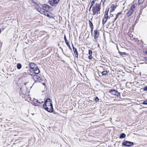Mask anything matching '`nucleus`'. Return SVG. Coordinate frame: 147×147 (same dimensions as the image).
Segmentation results:
<instances>
[{
    "instance_id": "10",
    "label": "nucleus",
    "mask_w": 147,
    "mask_h": 147,
    "mask_svg": "<svg viewBox=\"0 0 147 147\" xmlns=\"http://www.w3.org/2000/svg\"><path fill=\"white\" fill-rule=\"evenodd\" d=\"M35 9L38 11L41 14H44L45 12V11L44 8H43L42 7V8L41 7H35Z\"/></svg>"
},
{
    "instance_id": "15",
    "label": "nucleus",
    "mask_w": 147,
    "mask_h": 147,
    "mask_svg": "<svg viewBox=\"0 0 147 147\" xmlns=\"http://www.w3.org/2000/svg\"><path fill=\"white\" fill-rule=\"evenodd\" d=\"M92 51L91 50H88V54L89 55V56H88V58L90 59H92Z\"/></svg>"
},
{
    "instance_id": "23",
    "label": "nucleus",
    "mask_w": 147,
    "mask_h": 147,
    "mask_svg": "<svg viewBox=\"0 0 147 147\" xmlns=\"http://www.w3.org/2000/svg\"><path fill=\"white\" fill-rule=\"evenodd\" d=\"M122 12V11H121L120 12L117 13V14L116 15V17L115 18V20L117 19L118 18L119 16V15H121V14Z\"/></svg>"
},
{
    "instance_id": "53",
    "label": "nucleus",
    "mask_w": 147,
    "mask_h": 147,
    "mask_svg": "<svg viewBox=\"0 0 147 147\" xmlns=\"http://www.w3.org/2000/svg\"><path fill=\"white\" fill-rule=\"evenodd\" d=\"M34 80L35 81L34 82H38V80Z\"/></svg>"
},
{
    "instance_id": "55",
    "label": "nucleus",
    "mask_w": 147,
    "mask_h": 147,
    "mask_svg": "<svg viewBox=\"0 0 147 147\" xmlns=\"http://www.w3.org/2000/svg\"><path fill=\"white\" fill-rule=\"evenodd\" d=\"M28 82H26V83H25L24 84L25 85H26L27 84Z\"/></svg>"
},
{
    "instance_id": "19",
    "label": "nucleus",
    "mask_w": 147,
    "mask_h": 147,
    "mask_svg": "<svg viewBox=\"0 0 147 147\" xmlns=\"http://www.w3.org/2000/svg\"><path fill=\"white\" fill-rule=\"evenodd\" d=\"M17 68L18 69H21L22 67V64L20 63H17Z\"/></svg>"
},
{
    "instance_id": "26",
    "label": "nucleus",
    "mask_w": 147,
    "mask_h": 147,
    "mask_svg": "<svg viewBox=\"0 0 147 147\" xmlns=\"http://www.w3.org/2000/svg\"><path fill=\"white\" fill-rule=\"evenodd\" d=\"M117 6V5H115L114 4H112L111 5L110 8H112L113 9H114L115 10V9L116 8Z\"/></svg>"
},
{
    "instance_id": "33",
    "label": "nucleus",
    "mask_w": 147,
    "mask_h": 147,
    "mask_svg": "<svg viewBox=\"0 0 147 147\" xmlns=\"http://www.w3.org/2000/svg\"><path fill=\"white\" fill-rule=\"evenodd\" d=\"M61 50H62V51L63 52V54L65 55L66 56H67V57H70V55L69 54H66V55L63 52V49H62L61 48Z\"/></svg>"
},
{
    "instance_id": "36",
    "label": "nucleus",
    "mask_w": 147,
    "mask_h": 147,
    "mask_svg": "<svg viewBox=\"0 0 147 147\" xmlns=\"http://www.w3.org/2000/svg\"><path fill=\"white\" fill-rule=\"evenodd\" d=\"M143 89L144 91H147V86H145L143 88Z\"/></svg>"
},
{
    "instance_id": "64",
    "label": "nucleus",
    "mask_w": 147,
    "mask_h": 147,
    "mask_svg": "<svg viewBox=\"0 0 147 147\" xmlns=\"http://www.w3.org/2000/svg\"><path fill=\"white\" fill-rule=\"evenodd\" d=\"M145 63H146V64H147V63H145Z\"/></svg>"
},
{
    "instance_id": "1",
    "label": "nucleus",
    "mask_w": 147,
    "mask_h": 147,
    "mask_svg": "<svg viewBox=\"0 0 147 147\" xmlns=\"http://www.w3.org/2000/svg\"><path fill=\"white\" fill-rule=\"evenodd\" d=\"M42 107L44 109L48 112H53V111L52 100L50 98H47L44 99Z\"/></svg>"
},
{
    "instance_id": "17",
    "label": "nucleus",
    "mask_w": 147,
    "mask_h": 147,
    "mask_svg": "<svg viewBox=\"0 0 147 147\" xmlns=\"http://www.w3.org/2000/svg\"><path fill=\"white\" fill-rule=\"evenodd\" d=\"M117 49L118 50V53L121 55L123 56V55H127L128 54V53H127L125 52H122L119 51L118 48H117Z\"/></svg>"
},
{
    "instance_id": "11",
    "label": "nucleus",
    "mask_w": 147,
    "mask_h": 147,
    "mask_svg": "<svg viewBox=\"0 0 147 147\" xmlns=\"http://www.w3.org/2000/svg\"><path fill=\"white\" fill-rule=\"evenodd\" d=\"M72 47L73 49V50L74 52V53L75 55V56L76 57L78 58V52L76 48H75L73 44L72 43Z\"/></svg>"
},
{
    "instance_id": "16",
    "label": "nucleus",
    "mask_w": 147,
    "mask_h": 147,
    "mask_svg": "<svg viewBox=\"0 0 147 147\" xmlns=\"http://www.w3.org/2000/svg\"><path fill=\"white\" fill-rule=\"evenodd\" d=\"M133 12H134L132 11H130L129 10L127 12L126 15L128 17H129L133 13Z\"/></svg>"
},
{
    "instance_id": "29",
    "label": "nucleus",
    "mask_w": 147,
    "mask_h": 147,
    "mask_svg": "<svg viewBox=\"0 0 147 147\" xmlns=\"http://www.w3.org/2000/svg\"><path fill=\"white\" fill-rule=\"evenodd\" d=\"M144 0H138V5H139L141 4H142Z\"/></svg>"
},
{
    "instance_id": "31",
    "label": "nucleus",
    "mask_w": 147,
    "mask_h": 147,
    "mask_svg": "<svg viewBox=\"0 0 147 147\" xmlns=\"http://www.w3.org/2000/svg\"><path fill=\"white\" fill-rule=\"evenodd\" d=\"M33 3L34 4V6L36 7H40L39 6V5L36 2L34 1H33Z\"/></svg>"
},
{
    "instance_id": "38",
    "label": "nucleus",
    "mask_w": 147,
    "mask_h": 147,
    "mask_svg": "<svg viewBox=\"0 0 147 147\" xmlns=\"http://www.w3.org/2000/svg\"><path fill=\"white\" fill-rule=\"evenodd\" d=\"M36 102L39 104L42 103L43 102V101H42L41 102H40V101H39L38 100H36Z\"/></svg>"
},
{
    "instance_id": "44",
    "label": "nucleus",
    "mask_w": 147,
    "mask_h": 147,
    "mask_svg": "<svg viewBox=\"0 0 147 147\" xmlns=\"http://www.w3.org/2000/svg\"><path fill=\"white\" fill-rule=\"evenodd\" d=\"M144 59L145 60L147 61V57H144Z\"/></svg>"
},
{
    "instance_id": "58",
    "label": "nucleus",
    "mask_w": 147,
    "mask_h": 147,
    "mask_svg": "<svg viewBox=\"0 0 147 147\" xmlns=\"http://www.w3.org/2000/svg\"><path fill=\"white\" fill-rule=\"evenodd\" d=\"M145 53L147 55V51H145Z\"/></svg>"
},
{
    "instance_id": "18",
    "label": "nucleus",
    "mask_w": 147,
    "mask_h": 147,
    "mask_svg": "<svg viewBox=\"0 0 147 147\" xmlns=\"http://www.w3.org/2000/svg\"><path fill=\"white\" fill-rule=\"evenodd\" d=\"M126 136L125 134L124 133L121 134L119 136V138L120 139H123L125 138Z\"/></svg>"
},
{
    "instance_id": "43",
    "label": "nucleus",
    "mask_w": 147,
    "mask_h": 147,
    "mask_svg": "<svg viewBox=\"0 0 147 147\" xmlns=\"http://www.w3.org/2000/svg\"><path fill=\"white\" fill-rule=\"evenodd\" d=\"M38 80H39L38 81V82H40V80H41L42 81H43V80L40 77V78H39V79Z\"/></svg>"
},
{
    "instance_id": "12",
    "label": "nucleus",
    "mask_w": 147,
    "mask_h": 147,
    "mask_svg": "<svg viewBox=\"0 0 147 147\" xmlns=\"http://www.w3.org/2000/svg\"><path fill=\"white\" fill-rule=\"evenodd\" d=\"M64 40L65 41V42L67 46L69 48V49L71 50L72 51V49L71 48L68 42V41L67 40L66 36L65 35L64 36Z\"/></svg>"
},
{
    "instance_id": "30",
    "label": "nucleus",
    "mask_w": 147,
    "mask_h": 147,
    "mask_svg": "<svg viewBox=\"0 0 147 147\" xmlns=\"http://www.w3.org/2000/svg\"><path fill=\"white\" fill-rule=\"evenodd\" d=\"M141 104L143 105H147V99L144 101L142 102L141 103Z\"/></svg>"
},
{
    "instance_id": "57",
    "label": "nucleus",
    "mask_w": 147,
    "mask_h": 147,
    "mask_svg": "<svg viewBox=\"0 0 147 147\" xmlns=\"http://www.w3.org/2000/svg\"><path fill=\"white\" fill-rule=\"evenodd\" d=\"M91 9L89 8V9L88 10V11H89L90 12V11Z\"/></svg>"
},
{
    "instance_id": "63",
    "label": "nucleus",
    "mask_w": 147,
    "mask_h": 147,
    "mask_svg": "<svg viewBox=\"0 0 147 147\" xmlns=\"http://www.w3.org/2000/svg\"><path fill=\"white\" fill-rule=\"evenodd\" d=\"M96 85H97V86H98V85L97 84H96Z\"/></svg>"
},
{
    "instance_id": "32",
    "label": "nucleus",
    "mask_w": 147,
    "mask_h": 147,
    "mask_svg": "<svg viewBox=\"0 0 147 147\" xmlns=\"http://www.w3.org/2000/svg\"><path fill=\"white\" fill-rule=\"evenodd\" d=\"M101 9V7L100 5L99 7L98 10L97 11V12L96 13L97 15H98V13L100 14V11Z\"/></svg>"
},
{
    "instance_id": "34",
    "label": "nucleus",
    "mask_w": 147,
    "mask_h": 147,
    "mask_svg": "<svg viewBox=\"0 0 147 147\" xmlns=\"http://www.w3.org/2000/svg\"><path fill=\"white\" fill-rule=\"evenodd\" d=\"M96 0H93L91 2V4L93 5Z\"/></svg>"
},
{
    "instance_id": "4",
    "label": "nucleus",
    "mask_w": 147,
    "mask_h": 147,
    "mask_svg": "<svg viewBox=\"0 0 147 147\" xmlns=\"http://www.w3.org/2000/svg\"><path fill=\"white\" fill-rule=\"evenodd\" d=\"M109 92L111 94L116 96L117 98H121L120 93L114 89H111L109 91Z\"/></svg>"
},
{
    "instance_id": "61",
    "label": "nucleus",
    "mask_w": 147,
    "mask_h": 147,
    "mask_svg": "<svg viewBox=\"0 0 147 147\" xmlns=\"http://www.w3.org/2000/svg\"><path fill=\"white\" fill-rule=\"evenodd\" d=\"M114 25V24L113 23V24L112 25V26H113Z\"/></svg>"
},
{
    "instance_id": "35",
    "label": "nucleus",
    "mask_w": 147,
    "mask_h": 147,
    "mask_svg": "<svg viewBox=\"0 0 147 147\" xmlns=\"http://www.w3.org/2000/svg\"><path fill=\"white\" fill-rule=\"evenodd\" d=\"M32 105L35 106H39V105L38 104H37L36 103H32Z\"/></svg>"
},
{
    "instance_id": "14",
    "label": "nucleus",
    "mask_w": 147,
    "mask_h": 147,
    "mask_svg": "<svg viewBox=\"0 0 147 147\" xmlns=\"http://www.w3.org/2000/svg\"><path fill=\"white\" fill-rule=\"evenodd\" d=\"M29 75H30L32 76L33 79L34 80H35L36 79L38 80L39 79V78H40V77L36 75H32L30 74Z\"/></svg>"
},
{
    "instance_id": "5",
    "label": "nucleus",
    "mask_w": 147,
    "mask_h": 147,
    "mask_svg": "<svg viewBox=\"0 0 147 147\" xmlns=\"http://www.w3.org/2000/svg\"><path fill=\"white\" fill-rule=\"evenodd\" d=\"M100 5L98 3H96L94 6H93L92 8V11L93 12L92 15L94 16L96 14L97 11L98 10L99 7Z\"/></svg>"
},
{
    "instance_id": "56",
    "label": "nucleus",
    "mask_w": 147,
    "mask_h": 147,
    "mask_svg": "<svg viewBox=\"0 0 147 147\" xmlns=\"http://www.w3.org/2000/svg\"><path fill=\"white\" fill-rule=\"evenodd\" d=\"M111 23V22H108V24L109 25Z\"/></svg>"
},
{
    "instance_id": "52",
    "label": "nucleus",
    "mask_w": 147,
    "mask_h": 147,
    "mask_svg": "<svg viewBox=\"0 0 147 147\" xmlns=\"http://www.w3.org/2000/svg\"><path fill=\"white\" fill-rule=\"evenodd\" d=\"M145 5H146H146H142L141 7L140 8H142V7H144V6H145Z\"/></svg>"
},
{
    "instance_id": "59",
    "label": "nucleus",
    "mask_w": 147,
    "mask_h": 147,
    "mask_svg": "<svg viewBox=\"0 0 147 147\" xmlns=\"http://www.w3.org/2000/svg\"><path fill=\"white\" fill-rule=\"evenodd\" d=\"M1 47H0V51H1Z\"/></svg>"
},
{
    "instance_id": "13",
    "label": "nucleus",
    "mask_w": 147,
    "mask_h": 147,
    "mask_svg": "<svg viewBox=\"0 0 147 147\" xmlns=\"http://www.w3.org/2000/svg\"><path fill=\"white\" fill-rule=\"evenodd\" d=\"M146 7V5H145L144 6V7H142V8H140V10L139 11L140 12L139 13L137 17V18L138 20L140 18V15L142 14V12L143 9L145 8Z\"/></svg>"
},
{
    "instance_id": "42",
    "label": "nucleus",
    "mask_w": 147,
    "mask_h": 147,
    "mask_svg": "<svg viewBox=\"0 0 147 147\" xmlns=\"http://www.w3.org/2000/svg\"><path fill=\"white\" fill-rule=\"evenodd\" d=\"M91 28V32L92 34V33H93V28H94V27H92V28Z\"/></svg>"
},
{
    "instance_id": "9",
    "label": "nucleus",
    "mask_w": 147,
    "mask_h": 147,
    "mask_svg": "<svg viewBox=\"0 0 147 147\" xmlns=\"http://www.w3.org/2000/svg\"><path fill=\"white\" fill-rule=\"evenodd\" d=\"M42 7L43 8H46L47 9H48L51 11H53L54 10V9L51 6H49L48 5L45 4L42 5Z\"/></svg>"
},
{
    "instance_id": "22",
    "label": "nucleus",
    "mask_w": 147,
    "mask_h": 147,
    "mask_svg": "<svg viewBox=\"0 0 147 147\" xmlns=\"http://www.w3.org/2000/svg\"><path fill=\"white\" fill-rule=\"evenodd\" d=\"M107 19H104V17H103L102 19V24L103 25L107 21Z\"/></svg>"
},
{
    "instance_id": "20",
    "label": "nucleus",
    "mask_w": 147,
    "mask_h": 147,
    "mask_svg": "<svg viewBox=\"0 0 147 147\" xmlns=\"http://www.w3.org/2000/svg\"><path fill=\"white\" fill-rule=\"evenodd\" d=\"M101 74H102V75H107V74L108 72L107 70L105 71H102V72H101Z\"/></svg>"
},
{
    "instance_id": "27",
    "label": "nucleus",
    "mask_w": 147,
    "mask_h": 147,
    "mask_svg": "<svg viewBox=\"0 0 147 147\" xmlns=\"http://www.w3.org/2000/svg\"><path fill=\"white\" fill-rule=\"evenodd\" d=\"M109 9H110V8L109 7H107L106 9L105 10V15H106L107 14L108 15V13Z\"/></svg>"
},
{
    "instance_id": "6",
    "label": "nucleus",
    "mask_w": 147,
    "mask_h": 147,
    "mask_svg": "<svg viewBox=\"0 0 147 147\" xmlns=\"http://www.w3.org/2000/svg\"><path fill=\"white\" fill-rule=\"evenodd\" d=\"M59 1L58 0H49L48 3L51 6L56 7Z\"/></svg>"
},
{
    "instance_id": "47",
    "label": "nucleus",
    "mask_w": 147,
    "mask_h": 147,
    "mask_svg": "<svg viewBox=\"0 0 147 147\" xmlns=\"http://www.w3.org/2000/svg\"><path fill=\"white\" fill-rule=\"evenodd\" d=\"M137 20H136V21H135V23H134V24H135V25H136V24L137 23H138L137 21Z\"/></svg>"
},
{
    "instance_id": "49",
    "label": "nucleus",
    "mask_w": 147,
    "mask_h": 147,
    "mask_svg": "<svg viewBox=\"0 0 147 147\" xmlns=\"http://www.w3.org/2000/svg\"><path fill=\"white\" fill-rule=\"evenodd\" d=\"M110 14V15H111V17H113L114 16L112 14H111V13Z\"/></svg>"
},
{
    "instance_id": "2",
    "label": "nucleus",
    "mask_w": 147,
    "mask_h": 147,
    "mask_svg": "<svg viewBox=\"0 0 147 147\" xmlns=\"http://www.w3.org/2000/svg\"><path fill=\"white\" fill-rule=\"evenodd\" d=\"M29 65L30 69H32L34 73L36 74H38L40 73V70L35 63L30 62L29 63Z\"/></svg>"
},
{
    "instance_id": "25",
    "label": "nucleus",
    "mask_w": 147,
    "mask_h": 147,
    "mask_svg": "<svg viewBox=\"0 0 147 147\" xmlns=\"http://www.w3.org/2000/svg\"><path fill=\"white\" fill-rule=\"evenodd\" d=\"M94 101L95 102H97L98 101H99L100 100L98 98V97L97 96H95L94 97Z\"/></svg>"
},
{
    "instance_id": "60",
    "label": "nucleus",
    "mask_w": 147,
    "mask_h": 147,
    "mask_svg": "<svg viewBox=\"0 0 147 147\" xmlns=\"http://www.w3.org/2000/svg\"><path fill=\"white\" fill-rule=\"evenodd\" d=\"M142 109V108H140V109Z\"/></svg>"
},
{
    "instance_id": "50",
    "label": "nucleus",
    "mask_w": 147,
    "mask_h": 147,
    "mask_svg": "<svg viewBox=\"0 0 147 147\" xmlns=\"http://www.w3.org/2000/svg\"><path fill=\"white\" fill-rule=\"evenodd\" d=\"M93 6V5H92L91 4L89 8L91 9L92 7Z\"/></svg>"
},
{
    "instance_id": "40",
    "label": "nucleus",
    "mask_w": 147,
    "mask_h": 147,
    "mask_svg": "<svg viewBox=\"0 0 147 147\" xmlns=\"http://www.w3.org/2000/svg\"><path fill=\"white\" fill-rule=\"evenodd\" d=\"M111 8V9H110V14H111V13L113 11H114L115 10L114 9H113L112 8Z\"/></svg>"
},
{
    "instance_id": "48",
    "label": "nucleus",
    "mask_w": 147,
    "mask_h": 147,
    "mask_svg": "<svg viewBox=\"0 0 147 147\" xmlns=\"http://www.w3.org/2000/svg\"><path fill=\"white\" fill-rule=\"evenodd\" d=\"M3 44V42H0V47H2Z\"/></svg>"
},
{
    "instance_id": "37",
    "label": "nucleus",
    "mask_w": 147,
    "mask_h": 147,
    "mask_svg": "<svg viewBox=\"0 0 147 147\" xmlns=\"http://www.w3.org/2000/svg\"><path fill=\"white\" fill-rule=\"evenodd\" d=\"M50 113H53L54 114H55V115H59V114L57 112H55V111H54V110H53V112H50Z\"/></svg>"
},
{
    "instance_id": "7",
    "label": "nucleus",
    "mask_w": 147,
    "mask_h": 147,
    "mask_svg": "<svg viewBox=\"0 0 147 147\" xmlns=\"http://www.w3.org/2000/svg\"><path fill=\"white\" fill-rule=\"evenodd\" d=\"M100 35L99 31L98 30L96 29L94 31V39L96 40V42H97V39L99 36Z\"/></svg>"
},
{
    "instance_id": "46",
    "label": "nucleus",
    "mask_w": 147,
    "mask_h": 147,
    "mask_svg": "<svg viewBox=\"0 0 147 147\" xmlns=\"http://www.w3.org/2000/svg\"><path fill=\"white\" fill-rule=\"evenodd\" d=\"M117 20V19L115 20V18H114V20L113 21L112 23L114 24V22L115 21Z\"/></svg>"
},
{
    "instance_id": "3",
    "label": "nucleus",
    "mask_w": 147,
    "mask_h": 147,
    "mask_svg": "<svg viewBox=\"0 0 147 147\" xmlns=\"http://www.w3.org/2000/svg\"><path fill=\"white\" fill-rule=\"evenodd\" d=\"M134 143L129 141L124 140L122 143V145L123 147H130L134 145Z\"/></svg>"
},
{
    "instance_id": "24",
    "label": "nucleus",
    "mask_w": 147,
    "mask_h": 147,
    "mask_svg": "<svg viewBox=\"0 0 147 147\" xmlns=\"http://www.w3.org/2000/svg\"><path fill=\"white\" fill-rule=\"evenodd\" d=\"M89 27L90 28H92V27H93L92 22L90 20H89Z\"/></svg>"
},
{
    "instance_id": "28",
    "label": "nucleus",
    "mask_w": 147,
    "mask_h": 147,
    "mask_svg": "<svg viewBox=\"0 0 147 147\" xmlns=\"http://www.w3.org/2000/svg\"><path fill=\"white\" fill-rule=\"evenodd\" d=\"M104 19H107V20L110 18V17L107 14L106 15H104Z\"/></svg>"
},
{
    "instance_id": "62",
    "label": "nucleus",
    "mask_w": 147,
    "mask_h": 147,
    "mask_svg": "<svg viewBox=\"0 0 147 147\" xmlns=\"http://www.w3.org/2000/svg\"><path fill=\"white\" fill-rule=\"evenodd\" d=\"M90 20H91V21H92V18L90 19Z\"/></svg>"
},
{
    "instance_id": "54",
    "label": "nucleus",
    "mask_w": 147,
    "mask_h": 147,
    "mask_svg": "<svg viewBox=\"0 0 147 147\" xmlns=\"http://www.w3.org/2000/svg\"><path fill=\"white\" fill-rule=\"evenodd\" d=\"M42 84L43 85H44V86H45V83H42Z\"/></svg>"
},
{
    "instance_id": "45",
    "label": "nucleus",
    "mask_w": 147,
    "mask_h": 147,
    "mask_svg": "<svg viewBox=\"0 0 147 147\" xmlns=\"http://www.w3.org/2000/svg\"><path fill=\"white\" fill-rule=\"evenodd\" d=\"M44 10H45V12H46L47 11H49V9H46V8H44Z\"/></svg>"
},
{
    "instance_id": "21",
    "label": "nucleus",
    "mask_w": 147,
    "mask_h": 147,
    "mask_svg": "<svg viewBox=\"0 0 147 147\" xmlns=\"http://www.w3.org/2000/svg\"><path fill=\"white\" fill-rule=\"evenodd\" d=\"M135 7L136 6H135V5H131L130 9H129V10H130V11H132L134 12V9L135 8Z\"/></svg>"
},
{
    "instance_id": "41",
    "label": "nucleus",
    "mask_w": 147,
    "mask_h": 147,
    "mask_svg": "<svg viewBox=\"0 0 147 147\" xmlns=\"http://www.w3.org/2000/svg\"><path fill=\"white\" fill-rule=\"evenodd\" d=\"M136 25H135L134 24H133L132 26V30H134V27H135V26Z\"/></svg>"
},
{
    "instance_id": "39",
    "label": "nucleus",
    "mask_w": 147,
    "mask_h": 147,
    "mask_svg": "<svg viewBox=\"0 0 147 147\" xmlns=\"http://www.w3.org/2000/svg\"><path fill=\"white\" fill-rule=\"evenodd\" d=\"M106 0H102L101 1V2H100V3L99 4L100 5H101V3L102 2V3H103V5L104 4V3L105 2V1Z\"/></svg>"
},
{
    "instance_id": "51",
    "label": "nucleus",
    "mask_w": 147,
    "mask_h": 147,
    "mask_svg": "<svg viewBox=\"0 0 147 147\" xmlns=\"http://www.w3.org/2000/svg\"><path fill=\"white\" fill-rule=\"evenodd\" d=\"M97 47H98V48H100V45H99V44H98Z\"/></svg>"
},
{
    "instance_id": "8",
    "label": "nucleus",
    "mask_w": 147,
    "mask_h": 147,
    "mask_svg": "<svg viewBox=\"0 0 147 147\" xmlns=\"http://www.w3.org/2000/svg\"><path fill=\"white\" fill-rule=\"evenodd\" d=\"M44 15L50 19L54 18V16H53L54 15L49 11H47L45 12Z\"/></svg>"
}]
</instances>
